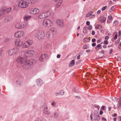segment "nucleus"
<instances>
[{"label": "nucleus", "instance_id": "f257e3e1", "mask_svg": "<svg viewBox=\"0 0 121 121\" xmlns=\"http://www.w3.org/2000/svg\"><path fill=\"white\" fill-rule=\"evenodd\" d=\"M16 61L18 63L21 64L24 69L27 70L30 69L31 65L35 62L34 60H26L24 57L21 56L17 58Z\"/></svg>", "mask_w": 121, "mask_h": 121}, {"label": "nucleus", "instance_id": "f03ea898", "mask_svg": "<svg viewBox=\"0 0 121 121\" xmlns=\"http://www.w3.org/2000/svg\"><path fill=\"white\" fill-rule=\"evenodd\" d=\"M18 5L20 8H25L28 6V3L26 1L20 0L18 2Z\"/></svg>", "mask_w": 121, "mask_h": 121}, {"label": "nucleus", "instance_id": "7ed1b4c3", "mask_svg": "<svg viewBox=\"0 0 121 121\" xmlns=\"http://www.w3.org/2000/svg\"><path fill=\"white\" fill-rule=\"evenodd\" d=\"M90 119L91 121L94 120L95 121H98L100 119L99 115L97 112L95 111L93 114H91L90 115Z\"/></svg>", "mask_w": 121, "mask_h": 121}, {"label": "nucleus", "instance_id": "20e7f679", "mask_svg": "<svg viewBox=\"0 0 121 121\" xmlns=\"http://www.w3.org/2000/svg\"><path fill=\"white\" fill-rule=\"evenodd\" d=\"M35 36L39 39H43L45 37V34L43 31L39 30L35 33Z\"/></svg>", "mask_w": 121, "mask_h": 121}, {"label": "nucleus", "instance_id": "39448f33", "mask_svg": "<svg viewBox=\"0 0 121 121\" xmlns=\"http://www.w3.org/2000/svg\"><path fill=\"white\" fill-rule=\"evenodd\" d=\"M19 51V49L18 48H13L8 51V54L9 56H13L16 54Z\"/></svg>", "mask_w": 121, "mask_h": 121}, {"label": "nucleus", "instance_id": "423d86ee", "mask_svg": "<svg viewBox=\"0 0 121 121\" xmlns=\"http://www.w3.org/2000/svg\"><path fill=\"white\" fill-rule=\"evenodd\" d=\"M52 21L49 19H46L43 21L42 23V25L45 27L48 26H51L53 25Z\"/></svg>", "mask_w": 121, "mask_h": 121}, {"label": "nucleus", "instance_id": "0eeeda50", "mask_svg": "<svg viewBox=\"0 0 121 121\" xmlns=\"http://www.w3.org/2000/svg\"><path fill=\"white\" fill-rule=\"evenodd\" d=\"M32 42L30 40H29L26 41L22 44V47L23 48H27L32 44Z\"/></svg>", "mask_w": 121, "mask_h": 121}, {"label": "nucleus", "instance_id": "6e6552de", "mask_svg": "<svg viewBox=\"0 0 121 121\" xmlns=\"http://www.w3.org/2000/svg\"><path fill=\"white\" fill-rule=\"evenodd\" d=\"M30 13L32 14L35 15L38 14L39 12V10L36 8H31L30 10Z\"/></svg>", "mask_w": 121, "mask_h": 121}, {"label": "nucleus", "instance_id": "1a4fd4ad", "mask_svg": "<svg viewBox=\"0 0 121 121\" xmlns=\"http://www.w3.org/2000/svg\"><path fill=\"white\" fill-rule=\"evenodd\" d=\"M25 24H22L21 22H18L16 23L15 27L17 29H21L24 28L25 26Z\"/></svg>", "mask_w": 121, "mask_h": 121}, {"label": "nucleus", "instance_id": "9d476101", "mask_svg": "<svg viewBox=\"0 0 121 121\" xmlns=\"http://www.w3.org/2000/svg\"><path fill=\"white\" fill-rule=\"evenodd\" d=\"M43 112L44 113L47 115H49L51 112L50 110L48 109L47 105L44 104L43 106Z\"/></svg>", "mask_w": 121, "mask_h": 121}, {"label": "nucleus", "instance_id": "9b49d317", "mask_svg": "<svg viewBox=\"0 0 121 121\" xmlns=\"http://www.w3.org/2000/svg\"><path fill=\"white\" fill-rule=\"evenodd\" d=\"M15 46L17 47H20L22 45V41L19 39H17L15 42Z\"/></svg>", "mask_w": 121, "mask_h": 121}, {"label": "nucleus", "instance_id": "f8f14e48", "mask_svg": "<svg viewBox=\"0 0 121 121\" xmlns=\"http://www.w3.org/2000/svg\"><path fill=\"white\" fill-rule=\"evenodd\" d=\"M24 33L23 31H18L15 33L14 36L16 38H20L23 35Z\"/></svg>", "mask_w": 121, "mask_h": 121}, {"label": "nucleus", "instance_id": "ddd939ff", "mask_svg": "<svg viewBox=\"0 0 121 121\" xmlns=\"http://www.w3.org/2000/svg\"><path fill=\"white\" fill-rule=\"evenodd\" d=\"M35 54V52L33 51L29 50L26 52L25 53V55L27 56H32Z\"/></svg>", "mask_w": 121, "mask_h": 121}, {"label": "nucleus", "instance_id": "4468645a", "mask_svg": "<svg viewBox=\"0 0 121 121\" xmlns=\"http://www.w3.org/2000/svg\"><path fill=\"white\" fill-rule=\"evenodd\" d=\"M56 23L58 26L60 27H62L64 26L63 21L61 20H58L56 22Z\"/></svg>", "mask_w": 121, "mask_h": 121}, {"label": "nucleus", "instance_id": "2eb2a0df", "mask_svg": "<svg viewBox=\"0 0 121 121\" xmlns=\"http://www.w3.org/2000/svg\"><path fill=\"white\" fill-rule=\"evenodd\" d=\"M115 100L116 102L118 101L117 105V107L118 108H120L121 105V99L115 98Z\"/></svg>", "mask_w": 121, "mask_h": 121}, {"label": "nucleus", "instance_id": "dca6fc26", "mask_svg": "<svg viewBox=\"0 0 121 121\" xmlns=\"http://www.w3.org/2000/svg\"><path fill=\"white\" fill-rule=\"evenodd\" d=\"M36 83L38 86H41L43 83V81L40 78H38L36 80Z\"/></svg>", "mask_w": 121, "mask_h": 121}, {"label": "nucleus", "instance_id": "f3484780", "mask_svg": "<svg viewBox=\"0 0 121 121\" xmlns=\"http://www.w3.org/2000/svg\"><path fill=\"white\" fill-rule=\"evenodd\" d=\"M45 58V55L44 54L41 55L39 58V61L41 62L43 61Z\"/></svg>", "mask_w": 121, "mask_h": 121}, {"label": "nucleus", "instance_id": "a211bd4d", "mask_svg": "<svg viewBox=\"0 0 121 121\" xmlns=\"http://www.w3.org/2000/svg\"><path fill=\"white\" fill-rule=\"evenodd\" d=\"M43 13H44V15H45V18L49 16L51 14L50 12L49 11L45 12H43Z\"/></svg>", "mask_w": 121, "mask_h": 121}, {"label": "nucleus", "instance_id": "6ab92c4d", "mask_svg": "<svg viewBox=\"0 0 121 121\" xmlns=\"http://www.w3.org/2000/svg\"><path fill=\"white\" fill-rule=\"evenodd\" d=\"M46 37L47 38H50L51 37L50 32L49 31H47L46 34Z\"/></svg>", "mask_w": 121, "mask_h": 121}, {"label": "nucleus", "instance_id": "aec40b11", "mask_svg": "<svg viewBox=\"0 0 121 121\" xmlns=\"http://www.w3.org/2000/svg\"><path fill=\"white\" fill-rule=\"evenodd\" d=\"M50 30L54 35L56 33V30L54 28H52L50 29Z\"/></svg>", "mask_w": 121, "mask_h": 121}, {"label": "nucleus", "instance_id": "412c9836", "mask_svg": "<svg viewBox=\"0 0 121 121\" xmlns=\"http://www.w3.org/2000/svg\"><path fill=\"white\" fill-rule=\"evenodd\" d=\"M5 12V10L3 9H1L0 10V16L3 15Z\"/></svg>", "mask_w": 121, "mask_h": 121}, {"label": "nucleus", "instance_id": "4be33fe9", "mask_svg": "<svg viewBox=\"0 0 121 121\" xmlns=\"http://www.w3.org/2000/svg\"><path fill=\"white\" fill-rule=\"evenodd\" d=\"M31 17V16L30 15H25L24 17V19L26 21H27Z\"/></svg>", "mask_w": 121, "mask_h": 121}, {"label": "nucleus", "instance_id": "5701e85b", "mask_svg": "<svg viewBox=\"0 0 121 121\" xmlns=\"http://www.w3.org/2000/svg\"><path fill=\"white\" fill-rule=\"evenodd\" d=\"M75 63L74 62V60H72L70 62L69 64V67H71L74 65Z\"/></svg>", "mask_w": 121, "mask_h": 121}, {"label": "nucleus", "instance_id": "b1692460", "mask_svg": "<svg viewBox=\"0 0 121 121\" xmlns=\"http://www.w3.org/2000/svg\"><path fill=\"white\" fill-rule=\"evenodd\" d=\"M93 12L92 11H90L88 13H87L86 15V17H88L90 16H91Z\"/></svg>", "mask_w": 121, "mask_h": 121}, {"label": "nucleus", "instance_id": "393cba45", "mask_svg": "<svg viewBox=\"0 0 121 121\" xmlns=\"http://www.w3.org/2000/svg\"><path fill=\"white\" fill-rule=\"evenodd\" d=\"M95 27L96 29H99L102 27V25H101L98 24L95 26Z\"/></svg>", "mask_w": 121, "mask_h": 121}, {"label": "nucleus", "instance_id": "a878e982", "mask_svg": "<svg viewBox=\"0 0 121 121\" xmlns=\"http://www.w3.org/2000/svg\"><path fill=\"white\" fill-rule=\"evenodd\" d=\"M90 39L88 38H84L83 40L84 42L85 43H87L89 42Z\"/></svg>", "mask_w": 121, "mask_h": 121}, {"label": "nucleus", "instance_id": "bb28decb", "mask_svg": "<svg viewBox=\"0 0 121 121\" xmlns=\"http://www.w3.org/2000/svg\"><path fill=\"white\" fill-rule=\"evenodd\" d=\"M89 48V46L88 45L86 44L82 47V48L84 49H86Z\"/></svg>", "mask_w": 121, "mask_h": 121}, {"label": "nucleus", "instance_id": "cd10ccee", "mask_svg": "<svg viewBox=\"0 0 121 121\" xmlns=\"http://www.w3.org/2000/svg\"><path fill=\"white\" fill-rule=\"evenodd\" d=\"M101 45L100 44H98L95 47V49L98 50L99 49L101 48Z\"/></svg>", "mask_w": 121, "mask_h": 121}, {"label": "nucleus", "instance_id": "c85d7f7f", "mask_svg": "<svg viewBox=\"0 0 121 121\" xmlns=\"http://www.w3.org/2000/svg\"><path fill=\"white\" fill-rule=\"evenodd\" d=\"M106 20L105 17H103L100 20V21L101 23H103L105 22Z\"/></svg>", "mask_w": 121, "mask_h": 121}, {"label": "nucleus", "instance_id": "c756f323", "mask_svg": "<svg viewBox=\"0 0 121 121\" xmlns=\"http://www.w3.org/2000/svg\"><path fill=\"white\" fill-rule=\"evenodd\" d=\"M12 10V8H9L5 10V13H8L9 12Z\"/></svg>", "mask_w": 121, "mask_h": 121}, {"label": "nucleus", "instance_id": "7c9ffc66", "mask_svg": "<svg viewBox=\"0 0 121 121\" xmlns=\"http://www.w3.org/2000/svg\"><path fill=\"white\" fill-rule=\"evenodd\" d=\"M87 30V27L86 26L84 27L83 31V33L84 34H86V33Z\"/></svg>", "mask_w": 121, "mask_h": 121}, {"label": "nucleus", "instance_id": "2f4dec72", "mask_svg": "<svg viewBox=\"0 0 121 121\" xmlns=\"http://www.w3.org/2000/svg\"><path fill=\"white\" fill-rule=\"evenodd\" d=\"M51 105L53 107H56V103L53 101L52 103L51 104Z\"/></svg>", "mask_w": 121, "mask_h": 121}, {"label": "nucleus", "instance_id": "473e14b6", "mask_svg": "<svg viewBox=\"0 0 121 121\" xmlns=\"http://www.w3.org/2000/svg\"><path fill=\"white\" fill-rule=\"evenodd\" d=\"M64 93V90H62L60 91L59 92V94L61 95H63Z\"/></svg>", "mask_w": 121, "mask_h": 121}, {"label": "nucleus", "instance_id": "72a5a7b5", "mask_svg": "<svg viewBox=\"0 0 121 121\" xmlns=\"http://www.w3.org/2000/svg\"><path fill=\"white\" fill-rule=\"evenodd\" d=\"M108 43V42L107 40H104L103 43L104 44L106 45H107Z\"/></svg>", "mask_w": 121, "mask_h": 121}, {"label": "nucleus", "instance_id": "f704fd0d", "mask_svg": "<svg viewBox=\"0 0 121 121\" xmlns=\"http://www.w3.org/2000/svg\"><path fill=\"white\" fill-rule=\"evenodd\" d=\"M108 19L110 20H112V16L111 15L108 16Z\"/></svg>", "mask_w": 121, "mask_h": 121}, {"label": "nucleus", "instance_id": "c9c22d12", "mask_svg": "<svg viewBox=\"0 0 121 121\" xmlns=\"http://www.w3.org/2000/svg\"><path fill=\"white\" fill-rule=\"evenodd\" d=\"M9 20V19H8V17H5V18L4 20V21L5 22H8Z\"/></svg>", "mask_w": 121, "mask_h": 121}, {"label": "nucleus", "instance_id": "e433bc0d", "mask_svg": "<svg viewBox=\"0 0 121 121\" xmlns=\"http://www.w3.org/2000/svg\"><path fill=\"white\" fill-rule=\"evenodd\" d=\"M38 18L39 19H41L43 18L42 17V16L41 14L39 15L38 17Z\"/></svg>", "mask_w": 121, "mask_h": 121}, {"label": "nucleus", "instance_id": "4c0bfd02", "mask_svg": "<svg viewBox=\"0 0 121 121\" xmlns=\"http://www.w3.org/2000/svg\"><path fill=\"white\" fill-rule=\"evenodd\" d=\"M92 28V26L91 25H89L88 27V29L89 30H91Z\"/></svg>", "mask_w": 121, "mask_h": 121}, {"label": "nucleus", "instance_id": "58836bf2", "mask_svg": "<svg viewBox=\"0 0 121 121\" xmlns=\"http://www.w3.org/2000/svg\"><path fill=\"white\" fill-rule=\"evenodd\" d=\"M113 6H112L111 7V8L109 10V11L111 12L113 11Z\"/></svg>", "mask_w": 121, "mask_h": 121}, {"label": "nucleus", "instance_id": "ea45409f", "mask_svg": "<svg viewBox=\"0 0 121 121\" xmlns=\"http://www.w3.org/2000/svg\"><path fill=\"white\" fill-rule=\"evenodd\" d=\"M114 24L115 25H117L118 23V22L116 21H115L114 22Z\"/></svg>", "mask_w": 121, "mask_h": 121}, {"label": "nucleus", "instance_id": "a19ab883", "mask_svg": "<svg viewBox=\"0 0 121 121\" xmlns=\"http://www.w3.org/2000/svg\"><path fill=\"white\" fill-rule=\"evenodd\" d=\"M95 17V15L93 14L91 15V16L90 17V18H92Z\"/></svg>", "mask_w": 121, "mask_h": 121}, {"label": "nucleus", "instance_id": "79ce46f5", "mask_svg": "<svg viewBox=\"0 0 121 121\" xmlns=\"http://www.w3.org/2000/svg\"><path fill=\"white\" fill-rule=\"evenodd\" d=\"M42 16L43 18H45V15L44 14V13H43L42 14H40Z\"/></svg>", "mask_w": 121, "mask_h": 121}, {"label": "nucleus", "instance_id": "37998d69", "mask_svg": "<svg viewBox=\"0 0 121 121\" xmlns=\"http://www.w3.org/2000/svg\"><path fill=\"white\" fill-rule=\"evenodd\" d=\"M107 8V6H105L104 7H103L102 8V10L103 11H104L105 10V9H106V8Z\"/></svg>", "mask_w": 121, "mask_h": 121}, {"label": "nucleus", "instance_id": "c03bdc74", "mask_svg": "<svg viewBox=\"0 0 121 121\" xmlns=\"http://www.w3.org/2000/svg\"><path fill=\"white\" fill-rule=\"evenodd\" d=\"M95 107L97 108L98 109H99L100 108L99 106L98 105H95Z\"/></svg>", "mask_w": 121, "mask_h": 121}, {"label": "nucleus", "instance_id": "a18cd8bd", "mask_svg": "<svg viewBox=\"0 0 121 121\" xmlns=\"http://www.w3.org/2000/svg\"><path fill=\"white\" fill-rule=\"evenodd\" d=\"M61 4V3L60 2H58L57 4L56 5V6L57 7H59Z\"/></svg>", "mask_w": 121, "mask_h": 121}, {"label": "nucleus", "instance_id": "49530a36", "mask_svg": "<svg viewBox=\"0 0 121 121\" xmlns=\"http://www.w3.org/2000/svg\"><path fill=\"white\" fill-rule=\"evenodd\" d=\"M102 121H107L106 119L104 117L102 118Z\"/></svg>", "mask_w": 121, "mask_h": 121}, {"label": "nucleus", "instance_id": "de8ad7c7", "mask_svg": "<svg viewBox=\"0 0 121 121\" xmlns=\"http://www.w3.org/2000/svg\"><path fill=\"white\" fill-rule=\"evenodd\" d=\"M105 108V106H102L101 108V110H104Z\"/></svg>", "mask_w": 121, "mask_h": 121}, {"label": "nucleus", "instance_id": "09e8293b", "mask_svg": "<svg viewBox=\"0 0 121 121\" xmlns=\"http://www.w3.org/2000/svg\"><path fill=\"white\" fill-rule=\"evenodd\" d=\"M86 24L87 25H89L90 23L89 21H87L86 22Z\"/></svg>", "mask_w": 121, "mask_h": 121}, {"label": "nucleus", "instance_id": "8fccbe9b", "mask_svg": "<svg viewBox=\"0 0 121 121\" xmlns=\"http://www.w3.org/2000/svg\"><path fill=\"white\" fill-rule=\"evenodd\" d=\"M117 36H118L116 34L115 35L114 37V39H117Z\"/></svg>", "mask_w": 121, "mask_h": 121}, {"label": "nucleus", "instance_id": "3c124183", "mask_svg": "<svg viewBox=\"0 0 121 121\" xmlns=\"http://www.w3.org/2000/svg\"><path fill=\"white\" fill-rule=\"evenodd\" d=\"M96 39H95L93 38L92 39V42H95Z\"/></svg>", "mask_w": 121, "mask_h": 121}, {"label": "nucleus", "instance_id": "603ef678", "mask_svg": "<svg viewBox=\"0 0 121 121\" xmlns=\"http://www.w3.org/2000/svg\"><path fill=\"white\" fill-rule=\"evenodd\" d=\"M95 31H92L91 32V34L92 35H95Z\"/></svg>", "mask_w": 121, "mask_h": 121}, {"label": "nucleus", "instance_id": "864d4df0", "mask_svg": "<svg viewBox=\"0 0 121 121\" xmlns=\"http://www.w3.org/2000/svg\"><path fill=\"white\" fill-rule=\"evenodd\" d=\"M34 1L33 0H30L29 2L31 3H34Z\"/></svg>", "mask_w": 121, "mask_h": 121}, {"label": "nucleus", "instance_id": "5fc2aeb1", "mask_svg": "<svg viewBox=\"0 0 121 121\" xmlns=\"http://www.w3.org/2000/svg\"><path fill=\"white\" fill-rule=\"evenodd\" d=\"M60 57V55L59 54H58L57 56V58H59Z\"/></svg>", "mask_w": 121, "mask_h": 121}, {"label": "nucleus", "instance_id": "6e6d98bb", "mask_svg": "<svg viewBox=\"0 0 121 121\" xmlns=\"http://www.w3.org/2000/svg\"><path fill=\"white\" fill-rule=\"evenodd\" d=\"M101 10H99L97 12V13L98 14H99V13H101Z\"/></svg>", "mask_w": 121, "mask_h": 121}, {"label": "nucleus", "instance_id": "4d7b16f0", "mask_svg": "<svg viewBox=\"0 0 121 121\" xmlns=\"http://www.w3.org/2000/svg\"><path fill=\"white\" fill-rule=\"evenodd\" d=\"M100 53L103 54L104 53V50H102L101 52Z\"/></svg>", "mask_w": 121, "mask_h": 121}, {"label": "nucleus", "instance_id": "13d9d810", "mask_svg": "<svg viewBox=\"0 0 121 121\" xmlns=\"http://www.w3.org/2000/svg\"><path fill=\"white\" fill-rule=\"evenodd\" d=\"M80 58V55H79L78 56H77V59H79Z\"/></svg>", "mask_w": 121, "mask_h": 121}, {"label": "nucleus", "instance_id": "bf43d9fd", "mask_svg": "<svg viewBox=\"0 0 121 121\" xmlns=\"http://www.w3.org/2000/svg\"><path fill=\"white\" fill-rule=\"evenodd\" d=\"M109 38V37L108 36H106L105 37V39L107 40Z\"/></svg>", "mask_w": 121, "mask_h": 121}, {"label": "nucleus", "instance_id": "052dcab7", "mask_svg": "<svg viewBox=\"0 0 121 121\" xmlns=\"http://www.w3.org/2000/svg\"><path fill=\"white\" fill-rule=\"evenodd\" d=\"M103 47L104 48H107V46L104 45L103 46Z\"/></svg>", "mask_w": 121, "mask_h": 121}, {"label": "nucleus", "instance_id": "680f3d73", "mask_svg": "<svg viewBox=\"0 0 121 121\" xmlns=\"http://www.w3.org/2000/svg\"><path fill=\"white\" fill-rule=\"evenodd\" d=\"M54 116L55 117H57L58 116V115L56 113H55L54 114Z\"/></svg>", "mask_w": 121, "mask_h": 121}, {"label": "nucleus", "instance_id": "e2e57ef3", "mask_svg": "<svg viewBox=\"0 0 121 121\" xmlns=\"http://www.w3.org/2000/svg\"><path fill=\"white\" fill-rule=\"evenodd\" d=\"M103 112L101 110L99 112V114L100 115H102L103 114Z\"/></svg>", "mask_w": 121, "mask_h": 121}, {"label": "nucleus", "instance_id": "0e129e2a", "mask_svg": "<svg viewBox=\"0 0 121 121\" xmlns=\"http://www.w3.org/2000/svg\"><path fill=\"white\" fill-rule=\"evenodd\" d=\"M96 43H93L92 44V46L93 47L95 46L96 45Z\"/></svg>", "mask_w": 121, "mask_h": 121}, {"label": "nucleus", "instance_id": "69168bd1", "mask_svg": "<svg viewBox=\"0 0 121 121\" xmlns=\"http://www.w3.org/2000/svg\"><path fill=\"white\" fill-rule=\"evenodd\" d=\"M59 94V93L57 92H56L55 93V95L56 96H58Z\"/></svg>", "mask_w": 121, "mask_h": 121}, {"label": "nucleus", "instance_id": "338daca9", "mask_svg": "<svg viewBox=\"0 0 121 121\" xmlns=\"http://www.w3.org/2000/svg\"><path fill=\"white\" fill-rule=\"evenodd\" d=\"M34 121H41V120L40 119H37L35 120Z\"/></svg>", "mask_w": 121, "mask_h": 121}, {"label": "nucleus", "instance_id": "774afa93", "mask_svg": "<svg viewBox=\"0 0 121 121\" xmlns=\"http://www.w3.org/2000/svg\"><path fill=\"white\" fill-rule=\"evenodd\" d=\"M119 36L121 35V32L119 31L118 32Z\"/></svg>", "mask_w": 121, "mask_h": 121}]
</instances>
